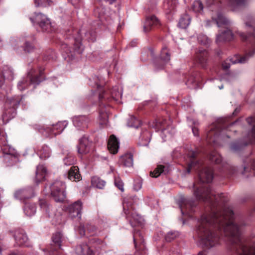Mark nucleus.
I'll use <instances>...</instances> for the list:
<instances>
[{"mask_svg":"<svg viewBox=\"0 0 255 255\" xmlns=\"http://www.w3.org/2000/svg\"><path fill=\"white\" fill-rule=\"evenodd\" d=\"M211 204V212L202 215L198 221L197 232L201 244L211 248L218 244L219 235L216 231H223L230 237L233 250L238 255H255V243L248 244L241 236L244 222L234 219L232 209L227 202L228 200H203Z\"/></svg>","mask_w":255,"mask_h":255,"instance_id":"nucleus-1","label":"nucleus"},{"mask_svg":"<svg viewBox=\"0 0 255 255\" xmlns=\"http://www.w3.org/2000/svg\"><path fill=\"white\" fill-rule=\"evenodd\" d=\"M20 99L18 97L7 99L5 102L6 110L2 115L3 121L6 123L16 115V108L19 104Z\"/></svg>","mask_w":255,"mask_h":255,"instance_id":"nucleus-2","label":"nucleus"},{"mask_svg":"<svg viewBox=\"0 0 255 255\" xmlns=\"http://www.w3.org/2000/svg\"><path fill=\"white\" fill-rule=\"evenodd\" d=\"M252 38V40L253 41V45L254 46L255 49L253 51H250L249 53H247L245 56L240 57L238 55H236L234 56L233 57L228 59L226 60L222 63L223 68L225 70H227L230 67L231 64H236V63H244L247 61L248 59L252 57L255 51V36L253 35L251 37V35H249Z\"/></svg>","mask_w":255,"mask_h":255,"instance_id":"nucleus-3","label":"nucleus"},{"mask_svg":"<svg viewBox=\"0 0 255 255\" xmlns=\"http://www.w3.org/2000/svg\"><path fill=\"white\" fill-rule=\"evenodd\" d=\"M66 186L61 181H55L51 186V195L56 202H63L66 198Z\"/></svg>","mask_w":255,"mask_h":255,"instance_id":"nucleus-4","label":"nucleus"},{"mask_svg":"<svg viewBox=\"0 0 255 255\" xmlns=\"http://www.w3.org/2000/svg\"><path fill=\"white\" fill-rule=\"evenodd\" d=\"M33 23H37L43 31H49L51 28L50 20L45 15L41 13H36L34 17H30Z\"/></svg>","mask_w":255,"mask_h":255,"instance_id":"nucleus-5","label":"nucleus"},{"mask_svg":"<svg viewBox=\"0 0 255 255\" xmlns=\"http://www.w3.org/2000/svg\"><path fill=\"white\" fill-rule=\"evenodd\" d=\"M34 73V71L33 70H31L28 72V77L30 82H28L26 80L23 79L18 83L17 86L20 91L25 89L29 83L38 85L41 82L39 77L35 75Z\"/></svg>","mask_w":255,"mask_h":255,"instance_id":"nucleus-6","label":"nucleus"},{"mask_svg":"<svg viewBox=\"0 0 255 255\" xmlns=\"http://www.w3.org/2000/svg\"><path fill=\"white\" fill-rule=\"evenodd\" d=\"M66 121L59 122L55 125L48 127L46 132L48 133L47 136H52L60 134L67 126Z\"/></svg>","mask_w":255,"mask_h":255,"instance_id":"nucleus-7","label":"nucleus"},{"mask_svg":"<svg viewBox=\"0 0 255 255\" xmlns=\"http://www.w3.org/2000/svg\"><path fill=\"white\" fill-rule=\"evenodd\" d=\"M199 179L201 183H210L213 179V171L212 168L205 167L199 171Z\"/></svg>","mask_w":255,"mask_h":255,"instance_id":"nucleus-8","label":"nucleus"},{"mask_svg":"<svg viewBox=\"0 0 255 255\" xmlns=\"http://www.w3.org/2000/svg\"><path fill=\"white\" fill-rule=\"evenodd\" d=\"M61 238L62 235L60 233H56L53 235L52 240L54 245H51L49 250L52 255H59V253H57V250L60 248Z\"/></svg>","mask_w":255,"mask_h":255,"instance_id":"nucleus-9","label":"nucleus"},{"mask_svg":"<svg viewBox=\"0 0 255 255\" xmlns=\"http://www.w3.org/2000/svg\"><path fill=\"white\" fill-rule=\"evenodd\" d=\"M82 209V203L80 201H77L70 205L67 210L72 217H79L81 218V212Z\"/></svg>","mask_w":255,"mask_h":255,"instance_id":"nucleus-10","label":"nucleus"},{"mask_svg":"<svg viewBox=\"0 0 255 255\" xmlns=\"http://www.w3.org/2000/svg\"><path fill=\"white\" fill-rule=\"evenodd\" d=\"M188 156L190 158V162L188 164L187 171L188 173H190L192 168L197 169L202 164L201 161L197 160L196 158L197 157V153L195 151H190L188 153Z\"/></svg>","mask_w":255,"mask_h":255,"instance_id":"nucleus-11","label":"nucleus"},{"mask_svg":"<svg viewBox=\"0 0 255 255\" xmlns=\"http://www.w3.org/2000/svg\"><path fill=\"white\" fill-rule=\"evenodd\" d=\"M33 194V189L29 187L17 190L14 193V197L16 199L22 200L31 198Z\"/></svg>","mask_w":255,"mask_h":255,"instance_id":"nucleus-12","label":"nucleus"},{"mask_svg":"<svg viewBox=\"0 0 255 255\" xmlns=\"http://www.w3.org/2000/svg\"><path fill=\"white\" fill-rule=\"evenodd\" d=\"M89 122V118L85 116H76L73 119L74 126L81 128H87Z\"/></svg>","mask_w":255,"mask_h":255,"instance_id":"nucleus-13","label":"nucleus"},{"mask_svg":"<svg viewBox=\"0 0 255 255\" xmlns=\"http://www.w3.org/2000/svg\"><path fill=\"white\" fill-rule=\"evenodd\" d=\"M208 54L207 51L203 49H199L196 52V57L198 63L203 68L206 66Z\"/></svg>","mask_w":255,"mask_h":255,"instance_id":"nucleus-14","label":"nucleus"},{"mask_svg":"<svg viewBox=\"0 0 255 255\" xmlns=\"http://www.w3.org/2000/svg\"><path fill=\"white\" fill-rule=\"evenodd\" d=\"M90 144L88 138L85 136H83L79 139V143L78 146V153L83 154L89 152L90 150Z\"/></svg>","mask_w":255,"mask_h":255,"instance_id":"nucleus-15","label":"nucleus"},{"mask_svg":"<svg viewBox=\"0 0 255 255\" xmlns=\"http://www.w3.org/2000/svg\"><path fill=\"white\" fill-rule=\"evenodd\" d=\"M14 238L18 246L24 245L27 241L28 238L22 230H18L14 232Z\"/></svg>","mask_w":255,"mask_h":255,"instance_id":"nucleus-16","label":"nucleus"},{"mask_svg":"<svg viewBox=\"0 0 255 255\" xmlns=\"http://www.w3.org/2000/svg\"><path fill=\"white\" fill-rule=\"evenodd\" d=\"M119 147V142L118 139L114 135L110 136L108 142V148L111 153L115 154L117 153Z\"/></svg>","mask_w":255,"mask_h":255,"instance_id":"nucleus-17","label":"nucleus"},{"mask_svg":"<svg viewBox=\"0 0 255 255\" xmlns=\"http://www.w3.org/2000/svg\"><path fill=\"white\" fill-rule=\"evenodd\" d=\"M40 208L45 212L49 218H54L55 216V210L50 206L44 200H39Z\"/></svg>","mask_w":255,"mask_h":255,"instance_id":"nucleus-18","label":"nucleus"},{"mask_svg":"<svg viewBox=\"0 0 255 255\" xmlns=\"http://www.w3.org/2000/svg\"><path fill=\"white\" fill-rule=\"evenodd\" d=\"M158 23V20L154 15L147 17L143 26L144 31L145 32L149 31L152 26L156 25Z\"/></svg>","mask_w":255,"mask_h":255,"instance_id":"nucleus-19","label":"nucleus"},{"mask_svg":"<svg viewBox=\"0 0 255 255\" xmlns=\"http://www.w3.org/2000/svg\"><path fill=\"white\" fill-rule=\"evenodd\" d=\"M36 153L39 155L40 158L46 159L50 157L51 150L47 145H43L37 149Z\"/></svg>","mask_w":255,"mask_h":255,"instance_id":"nucleus-20","label":"nucleus"},{"mask_svg":"<svg viewBox=\"0 0 255 255\" xmlns=\"http://www.w3.org/2000/svg\"><path fill=\"white\" fill-rule=\"evenodd\" d=\"M68 178L73 181H79L81 179V176L79 173V168L77 166H73L71 167L68 172Z\"/></svg>","mask_w":255,"mask_h":255,"instance_id":"nucleus-21","label":"nucleus"},{"mask_svg":"<svg viewBox=\"0 0 255 255\" xmlns=\"http://www.w3.org/2000/svg\"><path fill=\"white\" fill-rule=\"evenodd\" d=\"M78 255H92L93 252L86 244H82L77 246L75 249Z\"/></svg>","mask_w":255,"mask_h":255,"instance_id":"nucleus-22","label":"nucleus"},{"mask_svg":"<svg viewBox=\"0 0 255 255\" xmlns=\"http://www.w3.org/2000/svg\"><path fill=\"white\" fill-rule=\"evenodd\" d=\"M47 170L43 165H39L37 167L35 182L38 183L44 180L46 174Z\"/></svg>","mask_w":255,"mask_h":255,"instance_id":"nucleus-23","label":"nucleus"},{"mask_svg":"<svg viewBox=\"0 0 255 255\" xmlns=\"http://www.w3.org/2000/svg\"><path fill=\"white\" fill-rule=\"evenodd\" d=\"M212 22L216 23L218 27L223 25H228L230 23V21L222 14L218 12L217 17L213 16Z\"/></svg>","mask_w":255,"mask_h":255,"instance_id":"nucleus-24","label":"nucleus"},{"mask_svg":"<svg viewBox=\"0 0 255 255\" xmlns=\"http://www.w3.org/2000/svg\"><path fill=\"white\" fill-rule=\"evenodd\" d=\"M233 38V34L232 31L227 29L226 30L222 32L217 37V41L220 42L223 41H230Z\"/></svg>","mask_w":255,"mask_h":255,"instance_id":"nucleus-25","label":"nucleus"},{"mask_svg":"<svg viewBox=\"0 0 255 255\" xmlns=\"http://www.w3.org/2000/svg\"><path fill=\"white\" fill-rule=\"evenodd\" d=\"M120 162L125 166L131 167L133 165V155L131 153H127L122 156Z\"/></svg>","mask_w":255,"mask_h":255,"instance_id":"nucleus-26","label":"nucleus"},{"mask_svg":"<svg viewBox=\"0 0 255 255\" xmlns=\"http://www.w3.org/2000/svg\"><path fill=\"white\" fill-rule=\"evenodd\" d=\"M168 167L162 165H158L153 172H150V175L153 177H157L161 173L167 174L169 172Z\"/></svg>","mask_w":255,"mask_h":255,"instance_id":"nucleus-27","label":"nucleus"},{"mask_svg":"<svg viewBox=\"0 0 255 255\" xmlns=\"http://www.w3.org/2000/svg\"><path fill=\"white\" fill-rule=\"evenodd\" d=\"M248 123L250 125L254 124L251 132L248 135L249 142L255 143V118L250 117L247 119Z\"/></svg>","mask_w":255,"mask_h":255,"instance_id":"nucleus-28","label":"nucleus"},{"mask_svg":"<svg viewBox=\"0 0 255 255\" xmlns=\"http://www.w3.org/2000/svg\"><path fill=\"white\" fill-rule=\"evenodd\" d=\"M190 16L187 14H185L180 18L178 25L182 28H186L190 24Z\"/></svg>","mask_w":255,"mask_h":255,"instance_id":"nucleus-29","label":"nucleus"},{"mask_svg":"<svg viewBox=\"0 0 255 255\" xmlns=\"http://www.w3.org/2000/svg\"><path fill=\"white\" fill-rule=\"evenodd\" d=\"M25 214L28 216H31L36 212V206L35 204L28 203L25 204L24 207Z\"/></svg>","mask_w":255,"mask_h":255,"instance_id":"nucleus-30","label":"nucleus"},{"mask_svg":"<svg viewBox=\"0 0 255 255\" xmlns=\"http://www.w3.org/2000/svg\"><path fill=\"white\" fill-rule=\"evenodd\" d=\"M91 183L93 186L99 189H103L106 185V182L99 177L95 176L92 178Z\"/></svg>","mask_w":255,"mask_h":255,"instance_id":"nucleus-31","label":"nucleus"},{"mask_svg":"<svg viewBox=\"0 0 255 255\" xmlns=\"http://www.w3.org/2000/svg\"><path fill=\"white\" fill-rule=\"evenodd\" d=\"M177 3V0H165L164 3V7L168 10L167 12L169 13L175 9Z\"/></svg>","mask_w":255,"mask_h":255,"instance_id":"nucleus-32","label":"nucleus"},{"mask_svg":"<svg viewBox=\"0 0 255 255\" xmlns=\"http://www.w3.org/2000/svg\"><path fill=\"white\" fill-rule=\"evenodd\" d=\"M151 135L149 131L144 130L141 133L140 138L141 140L140 143L142 146H146L149 143L150 140Z\"/></svg>","mask_w":255,"mask_h":255,"instance_id":"nucleus-33","label":"nucleus"},{"mask_svg":"<svg viewBox=\"0 0 255 255\" xmlns=\"http://www.w3.org/2000/svg\"><path fill=\"white\" fill-rule=\"evenodd\" d=\"M133 241H134V244L135 248L137 250V244L138 242L140 243V249H143L144 247V240L143 239L142 236H141L140 233L137 232L135 233L133 235Z\"/></svg>","mask_w":255,"mask_h":255,"instance_id":"nucleus-34","label":"nucleus"},{"mask_svg":"<svg viewBox=\"0 0 255 255\" xmlns=\"http://www.w3.org/2000/svg\"><path fill=\"white\" fill-rule=\"evenodd\" d=\"M167 121L165 119H159L158 120L155 125V128L158 130H161L163 132L166 130V127H167Z\"/></svg>","mask_w":255,"mask_h":255,"instance_id":"nucleus-35","label":"nucleus"},{"mask_svg":"<svg viewBox=\"0 0 255 255\" xmlns=\"http://www.w3.org/2000/svg\"><path fill=\"white\" fill-rule=\"evenodd\" d=\"M192 9L194 12L201 13L203 9V5L200 0L195 1L192 5Z\"/></svg>","mask_w":255,"mask_h":255,"instance_id":"nucleus-36","label":"nucleus"},{"mask_svg":"<svg viewBox=\"0 0 255 255\" xmlns=\"http://www.w3.org/2000/svg\"><path fill=\"white\" fill-rule=\"evenodd\" d=\"M161 59L165 62H168L170 59V55L166 47H163L161 51Z\"/></svg>","mask_w":255,"mask_h":255,"instance_id":"nucleus-37","label":"nucleus"},{"mask_svg":"<svg viewBox=\"0 0 255 255\" xmlns=\"http://www.w3.org/2000/svg\"><path fill=\"white\" fill-rule=\"evenodd\" d=\"M210 160L216 164H219L222 161L220 155L216 151H212L209 156Z\"/></svg>","mask_w":255,"mask_h":255,"instance_id":"nucleus-38","label":"nucleus"},{"mask_svg":"<svg viewBox=\"0 0 255 255\" xmlns=\"http://www.w3.org/2000/svg\"><path fill=\"white\" fill-rule=\"evenodd\" d=\"M219 129L218 128H216V131L211 128L210 131L207 133V137L210 142H215V138L219 136Z\"/></svg>","mask_w":255,"mask_h":255,"instance_id":"nucleus-39","label":"nucleus"},{"mask_svg":"<svg viewBox=\"0 0 255 255\" xmlns=\"http://www.w3.org/2000/svg\"><path fill=\"white\" fill-rule=\"evenodd\" d=\"M231 6L234 8L245 5L247 0H229Z\"/></svg>","mask_w":255,"mask_h":255,"instance_id":"nucleus-40","label":"nucleus"},{"mask_svg":"<svg viewBox=\"0 0 255 255\" xmlns=\"http://www.w3.org/2000/svg\"><path fill=\"white\" fill-rule=\"evenodd\" d=\"M128 125L130 127L138 128L140 125V122L134 116H131L128 119Z\"/></svg>","mask_w":255,"mask_h":255,"instance_id":"nucleus-41","label":"nucleus"},{"mask_svg":"<svg viewBox=\"0 0 255 255\" xmlns=\"http://www.w3.org/2000/svg\"><path fill=\"white\" fill-rule=\"evenodd\" d=\"M178 236V232L176 231H171L166 234L165 239L167 242H170L175 239Z\"/></svg>","mask_w":255,"mask_h":255,"instance_id":"nucleus-42","label":"nucleus"},{"mask_svg":"<svg viewBox=\"0 0 255 255\" xmlns=\"http://www.w3.org/2000/svg\"><path fill=\"white\" fill-rule=\"evenodd\" d=\"M36 6H47L50 5L52 3L51 0H34Z\"/></svg>","mask_w":255,"mask_h":255,"instance_id":"nucleus-43","label":"nucleus"},{"mask_svg":"<svg viewBox=\"0 0 255 255\" xmlns=\"http://www.w3.org/2000/svg\"><path fill=\"white\" fill-rule=\"evenodd\" d=\"M188 205H189V207H191V206H193V202L190 200L183 201L182 204H181L180 205L181 211L182 214H184V209L187 208Z\"/></svg>","mask_w":255,"mask_h":255,"instance_id":"nucleus-44","label":"nucleus"},{"mask_svg":"<svg viewBox=\"0 0 255 255\" xmlns=\"http://www.w3.org/2000/svg\"><path fill=\"white\" fill-rule=\"evenodd\" d=\"M74 161V157L71 155H67V156L64 159V164L67 165L73 164Z\"/></svg>","mask_w":255,"mask_h":255,"instance_id":"nucleus-45","label":"nucleus"},{"mask_svg":"<svg viewBox=\"0 0 255 255\" xmlns=\"http://www.w3.org/2000/svg\"><path fill=\"white\" fill-rule=\"evenodd\" d=\"M242 146L239 142H234L231 144L230 149L233 152H237L240 150Z\"/></svg>","mask_w":255,"mask_h":255,"instance_id":"nucleus-46","label":"nucleus"},{"mask_svg":"<svg viewBox=\"0 0 255 255\" xmlns=\"http://www.w3.org/2000/svg\"><path fill=\"white\" fill-rule=\"evenodd\" d=\"M34 47L31 43L26 41L24 43V50L27 52H30L33 50Z\"/></svg>","mask_w":255,"mask_h":255,"instance_id":"nucleus-47","label":"nucleus"},{"mask_svg":"<svg viewBox=\"0 0 255 255\" xmlns=\"http://www.w3.org/2000/svg\"><path fill=\"white\" fill-rule=\"evenodd\" d=\"M3 76L6 77V78L9 80H12L13 78V72L12 70L9 68L4 70Z\"/></svg>","mask_w":255,"mask_h":255,"instance_id":"nucleus-48","label":"nucleus"},{"mask_svg":"<svg viewBox=\"0 0 255 255\" xmlns=\"http://www.w3.org/2000/svg\"><path fill=\"white\" fill-rule=\"evenodd\" d=\"M115 184L122 192L124 191V183L121 179L119 178L115 179Z\"/></svg>","mask_w":255,"mask_h":255,"instance_id":"nucleus-49","label":"nucleus"},{"mask_svg":"<svg viewBox=\"0 0 255 255\" xmlns=\"http://www.w3.org/2000/svg\"><path fill=\"white\" fill-rule=\"evenodd\" d=\"M196 80L194 77H191L186 82V85L190 88H193L196 85Z\"/></svg>","mask_w":255,"mask_h":255,"instance_id":"nucleus-50","label":"nucleus"},{"mask_svg":"<svg viewBox=\"0 0 255 255\" xmlns=\"http://www.w3.org/2000/svg\"><path fill=\"white\" fill-rule=\"evenodd\" d=\"M198 40L201 44L205 45L209 43L208 38L205 35H200L198 37Z\"/></svg>","mask_w":255,"mask_h":255,"instance_id":"nucleus-51","label":"nucleus"},{"mask_svg":"<svg viewBox=\"0 0 255 255\" xmlns=\"http://www.w3.org/2000/svg\"><path fill=\"white\" fill-rule=\"evenodd\" d=\"M74 50L75 52L78 54H81L83 52V47L80 43H76L74 45Z\"/></svg>","mask_w":255,"mask_h":255,"instance_id":"nucleus-52","label":"nucleus"},{"mask_svg":"<svg viewBox=\"0 0 255 255\" xmlns=\"http://www.w3.org/2000/svg\"><path fill=\"white\" fill-rule=\"evenodd\" d=\"M123 208L125 214L127 215H128L130 214L129 208L128 207L127 204L125 202L123 203Z\"/></svg>","mask_w":255,"mask_h":255,"instance_id":"nucleus-53","label":"nucleus"},{"mask_svg":"<svg viewBox=\"0 0 255 255\" xmlns=\"http://www.w3.org/2000/svg\"><path fill=\"white\" fill-rule=\"evenodd\" d=\"M103 118V121L102 122V124H106L107 121V116L106 114H103V115L100 114V118Z\"/></svg>","mask_w":255,"mask_h":255,"instance_id":"nucleus-54","label":"nucleus"},{"mask_svg":"<svg viewBox=\"0 0 255 255\" xmlns=\"http://www.w3.org/2000/svg\"><path fill=\"white\" fill-rule=\"evenodd\" d=\"M79 232L81 236H84L85 234V230L84 227L80 226L79 229Z\"/></svg>","mask_w":255,"mask_h":255,"instance_id":"nucleus-55","label":"nucleus"},{"mask_svg":"<svg viewBox=\"0 0 255 255\" xmlns=\"http://www.w3.org/2000/svg\"><path fill=\"white\" fill-rule=\"evenodd\" d=\"M72 5L76 6L80 2V0H68Z\"/></svg>","mask_w":255,"mask_h":255,"instance_id":"nucleus-56","label":"nucleus"},{"mask_svg":"<svg viewBox=\"0 0 255 255\" xmlns=\"http://www.w3.org/2000/svg\"><path fill=\"white\" fill-rule=\"evenodd\" d=\"M239 35L242 38L243 40H246L247 39V36L243 32H239Z\"/></svg>","mask_w":255,"mask_h":255,"instance_id":"nucleus-57","label":"nucleus"},{"mask_svg":"<svg viewBox=\"0 0 255 255\" xmlns=\"http://www.w3.org/2000/svg\"><path fill=\"white\" fill-rule=\"evenodd\" d=\"M192 131L194 135L196 136L198 135V130L196 128H192Z\"/></svg>","mask_w":255,"mask_h":255,"instance_id":"nucleus-58","label":"nucleus"},{"mask_svg":"<svg viewBox=\"0 0 255 255\" xmlns=\"http://www.w3.org/2000/svg\"><path fill=\"white\" fill-rule=\"evenodd\" d=\"M141 188V184L139 183H137V185H134V189L136 190H138Z\"/></svg>","mask_w":255,"mask_h":255,"instance_id":"nucleus-59","label":"nucleus"},{"mask_svg":"<svg viewBox=\"0 0 255 255\" xmlns=\"http://www.w3.org/2000/svg\"><path fill=\"white\" fill-rule=\"evenodd\" d=\"M177 252L175 253L174 251H170L166 255H176Z\"/></svg>","mask_w":255,"mask_h":255,"instance_id":"nucleus-60","label":"nucleus"},{"mask_svg":"<svg viewBox=\"0 0 255 255\" xmlns=\"http://www.w3.org/2000/svg\"><path fill=\"white\" fill-rule=\"evenodd\" d=\"M248 169V167H246V166H244V171H242V170L241 171V173L242 174H244L245 173V172L246 171V170H247Z\"/></svg>","mask_w":255,"mask_h":255,"instance_id":"nucleus-61","label":"nucleus"},{"mask_svg":"<svg viewBox=\"0 0 255 255\" xmlns=\"http://www.w3.org/2000/svg\"><path fill=\"white\" fill-rule=\"evenodd\" d=\"M251 166L253 169H255V160L252 163Z\"/></svg>","mask_w":255,"mask_h":255,"instance_id":"nucleus-62","label":"nucleus"},{"mask_svg":"<svg viewBox=\"0 0 255 255\" xmlns=\"http://www.w3.org/2000/svg\"><path fill=\"white\" fill-rule=\"evenodd\" d=\"M3 82H4V78L1 77V79L0 80V86L2 85Z\"/></svg>","mask_w":255,"mask_h":255,"instance_id":"nucleus-63","label":"nucleus"},{"mask_svg":"<svg viewBox=\"0 0 255 255\" xmlns=\"http://www.w3.org/2000/svg\"><path fill=\"white\" fill-rule=\"evenodd\" d=\"M198 255H205L204 253L203 252H200L198 254Z\"/></svg>","mask_w":255,"mask_h":255,"instance_id":"nucleus-64","label":"nucleus"}]
</instances>
